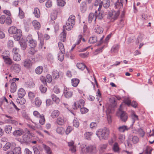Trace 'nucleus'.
Here are the masks:
<instances>
[{
	"instance_id": "obj_10",
	"label": "nucleus",
	"mask_w": 154,
	"mask_h": 154,
	"mask_svg": "<svg viewBox=\"0 0 154 154\" xmlns=\"http://www.w3.org/2000/svg\"><path fill=\"white\" fill-rule=\"evenodd\" d=\"M86 153L89 152L91 154H95L96 147L90 145L86 147Z\"/></svg>"
},
{
	"instance_id": "obj_5",
	"label": "nucleus",
	"mask_w": 154,
	"mask_h": 154,
	"mask_svg": "<svg viewBox=\"0 0 154 154\" xmlns=\"http://www.w3.org/2000/svg\"><path fill=\"white\" fill-rule=\"evenodd\" d=\"M119 14L120 11L119 10L117 11L112 10L108 13L107 18L110 20L111 22H113L118 18Z\"/></svg>"
},
{
	"instance_id": "obj_38",
	"label": "nucleus",
	"mask_w": 154,
	"mask_h": 154,
	"mask_svg": "<svg viewBox=\"0 0 154 154\" xmlns=\"http://www.w3.org/2000/svg\"><path fill=\"white\" fill-rule=\"evenodd\" d=\"M14 154H21V148L20 147L15 148L13 151Z\"/></svg>"
},
{
	"instance_id": "obj_42",
	"label": "nucleus",
	"mask_w": 154,
	"mask_h": 154,
	"mask_svg": "<svg viewBox=\"0 0 154 154\" xmlns=\"http://www.w3.org/2000/svg\"><path fill=\"white\" fill-rule=\"evenodd\" d=\"M45 85H41L39 87V89L42 93H45L47 91V88L45 86Z\"/></svg>"
},
{
	"instance_id": "obj_60",
	"label": "nucleus",
	"mask_w": 154,
	"mask_h": 154,
	"mask_svg": "<svg viewBox=\"0 0 154 154\" xmlns=\"http://www.w3.org/2000/svg\"><path fill=\"white\" fill-rule=\"evenodd\" d=\"M5 23L8 25H10L12 22V20L9 17H7L5 18Z\"/></svg>"
},
{
	"instance_id": "obj_9",
	"label": "nucleus",
	"mask_w": 154,
	"mask_h": 154,
	"mask_svg": "<svg viewBox=\"0 0 154 154\" xmlns=\"http://www.w3.org/2000/svg\"><path fill=\"white\" fill-rule=\"evenodd\" d=\"M64 96L67 98H69L72 97L73 92L70 90L66 87H65L63 92Z\"/></svg>"
},
{
	"instance_id": "obj_14",
	"label": "nucleus",
	"mask_w": 154,
	"mask_h": 154,
	"mask_svg": "<svg viewBox=\"0 0 154 154\" xmlns=\"http://www.w3.org/2000/svg\"><path fill=\"white\" fill-rule=\"evenodd\" d=\"M96 20V15L93 13H91L88 16V22L89 23H91L92 21L94 20L95 22Z\"/></svg>"
},
{
	"instance_id": "obj_52",
	"label": "nucleus",
	"mask_w": 154,
	"mask_h": 154,
	"mask_svg": "<svg viewBox=\"0 0 154 154\" xmlns=\"http://www.w3.org/2000/svg\"><path fill=\"white\" fill-rule=\"evenodd\" d=\"M56 131L59 134H61L64 133V130L62 127H59L57 128Z\"/></svg>"
},
{
	"instance_id": "obj_33",
	"label": "nucleus",
	"mask_w": 154,
	"mask_h": 154,
	"mask_svg": "<svg viewBox=\"0 0 154 154\" xmlns=\"http://www.w3.org/2000/svg\"><path fill=\"white\" fill-rule=\"evenodd\" d=\"M16 101L17 103L21 105H23L25 103L26 101L25 100L23 97H18L16 99Z\"/></svg>"
},
{
	"instance_id": "obj_64",
	"label": "nucleus",
	"mask_w": 154,
	"mask_h": 154,
	"mask_svg": "<svg viewBox=\"0 0 154 154\" xmlns=\"http://www.w3.org/2000/svg\"><path fill=\"white\" fill-rule=\"evenodd\" d=\"M53 91L56 94H58L60 92V90L59 88L57 86H55L54 87Z\"/></svg>"
},
{
	"instance_id": "obj_44",
	"label": "nucleus",
	"mask_w": 154,
	"mask_h": 154,
	"mask_svg": "<svg viewBox=\"0 0 154 154\" xmlns=\"http://www.w3.org/2000/svg\"><path fill=\"white\" fill-rule=\"evenodd\" d=\"M11 146V144L10 143H7L5 146L3 147V149L5 151H6L9 149Z\"/></svg>"
},
{
	"instance_id": "obj_55",
	"label": "nucleus",
	"mask_w": 154,
	"mask_h": 154,
	"mask_svg": "<svg viewBox=\"0 0 154 154\" xmlns=\"http://www.w3.org/2000/svg\"><path fill=\"white\" fill-rule=\"evenodd\" d=\"M66 3L63 0H57V4L58 6H63Z\"/></svg>"
},
{
	"instance_id": "obj_23",
	"label": "nucleus",
	"mask_w": 154,
	"mask_h": 154,
	"mask_svg": "<svg viewBox=\"0 0 154 154\" xmlns=\"http://www.w3.org/2000/svg\"><path fill=\"white\" fill-rule=\"evenodd\" d=\"M32 23L34 27L36 29L38 30L41 27V25L40 23L36 20H33Z\"/></svg>"
},
{
	"instance_id": "obj_45",
	"label": "nucleus",
	"mask_w": 154,
	"mask_h": 154,
	"mask_svg": "<svg viewBox=\"0 0 154 154\" xmlns=\"http://www.w3.org/2000/svg\"><path fill=\"white\" fill-rule=\"evenodd\" d=\"M43 70V68L42 66H39L35 69V72L36 74H40L42 73Z\"/></svg>"
},
{
	"instance_id": "obj_1",
	"label": "nucleus",
	"mask_w": 154,
	"mask_h": 154,
	"mask_svg": "<svg viewBox=\"0 0 154 154\" xmlns=\"http://www.w3.org/2000/svg\"><path fill=\"white\" fill-rule=\"evenodd\" d=\"M75 22V17L73 15H71L66 22V25L63 26L64 29L63 31L60 35V39L63 42L66 40V32L65 29L67 30H71L73 27V26Z\"/></svg>"
},
{
	"instance_id": "obj_37",
	"label": "nucleus",
	"mask_w": 154,
	"mask_h": 154,
	"mask_svg": "<svg viewBox=\"0 0 154 154\" xmlns=\"http://www.w3.org/2000/svg\"><path fill=\"white\" fill-rule=\"evenodd\" d=\"M119 149L118 143L117 142L115 143L112 147L113 150L115 152H118Z\"/></svg>"
},
{
	"instance_id": "obj_56",
	"label": "nucleus",
	"mask_w": 154,
	"mask_h": 154,
	"mask_svg": "<svg viewBox=\"0 0 154 154\" xmlns=\"http://www.w3.org/2000/svg\"><path fill=\"white\" fill-rule=\"evenodd\" d=\"M33 115L35 117L38 119L41 117V116L42 115L40 114V113L37 111H33Z\"/></svg>"
},
{
	"instance_id": "obj_58",
	"label": "nucleus",
	"mask_w": 154,
	"mask_h": 154,
	"mask_svg": "<svg viewBox=\"0 0 154 154\" xmlns=\"http://www.w3.org/2000/svg\"><path fill=\"white\" fill-rule=\"evenodd\" d=\"M132 141L134 143H137L139 142V139L136 136H134L132 138Z\"/></svg>"
},
{
	"instance_id": "obj_29",
	"label": "nucleus",
	"mask_w": 154,
	"mask_h": 154,
	"mask_svg": "<svg viewBox=\"0 0 154 154\" xmlns=\"http://www.w3.org/2000/svg\"><path fill=\"white\" fill-rule=\"evenodd\" d=\"M42 147L44 149L47 154H49L52 152L51 149L48 146L43 144H42Z\"/></svg>"
},
{
	"instance_id": "obj_57",
	"label": "nucleus",
	"mask_w": 154,
	"mask_h": 154,
	"mask_svg": "<svg viewBox=\"0 0 154 154\" xmlns=\"http://www.w3.org/2000/svg\"><path fill=\"white\" fill-rule=\"evenodd\" d=\"M46 82H47L48 83L51 82L52 80V77L50 74H48L46 75Z\"/></svg>"
},
{
	"instance_id": "obj_3",
	"label": "nucleus",
	"mask_w": 154,
	"mask_h": 154,
	"mask_svg": "<svg viewBox=\"0 0 154 154\" xmlns=\"http://www.w3.org/2000/svg\"><path fill=\"white\" fill-rule=\"evenodd\" d=\"M109 129L107 128H104L102 129H100L96 132V135L99 139L102 138L104 139H106L109 134Z\"/></svg>"
},
{
	"instance_id": "obj_21",
	"label": "nucleus",
	"mask_w": 154,
	"mask_h": 154,
	"mask_svg": "<svg viewBox=\"0 0 154 154\" xmlns=\"http://www.w3.org/2000/svg\"><path fill=\"white\" fill-rule=\"evenodd\" d=\"M25 94V91L23 88H20L18 90V95L19 97H23Z\"/></svg>"
},
{
	"instance_id": "obj_46",
	"label": "nucleus",
	"mask_w": 154,
	"mask_h": 154,
	"mask_svg": "<svg viewBox=\"0 0 154 154\" xmlns=\"http://www.w3.org/2000/svg\"><path fill=\"white\" fill-rule=\"evenodd\" d=\"M39 123L41 125H44L45 122V119L43 114H42L41 117L39 118Z\"/></svg>"
},
{
	"instance_id": "obj_41",
	"label": "nucleus",
	"mask_w": 154,
	"mask_h": 154,
	"mask_svg": "<svg viewBox=\"0 0 154 154\" xmlns=\"http://www.w3.org/2000/svg\"><path fill=\"white\" fill-rule=\"evenodd\" d=\"M119 49V46L118 45H113L111 49L112 52L116 53L118 51Z\"/></svg>"
},
{
	"instance_id": "obj_48",
	"label": "nucleus",
	"mask_w": 154,
	"mask_h": 154,
	"mask_svg": "<svg viewBox=\"0 0 154 154\" xmlns=\"http://www.w3.org/2000/svg\"><path fill=\"white\" fill-rule=\"evenodd\" d=\"M5 121L6 123L14 124L15 125L18 124V122L17 121L13 120L11 119H5Z\"/></svg>"
},
{
	"instance_id": "obj_54",
	"label": "nucleus",
	"mask_w": 154,
	"mask_h": 154,
	"mask_svg": "<svg viewBox=\"0 0 154 154\" xmlns=\"http://www.w3.org/2000/svg\"><path fill=\"white\" fill-rule=\"evenodd\" d=\"M103 29L102 27L98 26L95 32L98 34H101L103 33Z\"/></svg>"
},
{
	"instance_id": "obj_27",
	"label": "nucleus",
	"mask_w": 154,
	"mask_h": 154,
	"mask_svg": "<svg viewBox=\"0 0 154 154\" xmlns=\"http://www.w3.org/2000/svg\"><path fill=\"white\" fill-rule=\"evenodd\" d=\"M35 85L34 82L32 81L27 82L25 84V85L28 88H32L34 87Z\"/></svg>"
},
{
	"instance_id": "obj_62",
	"label": "nucleus",
	"mask_w": 154,
	"mask_h": 154,
	"mask_svg": "<svg viewBox=\"0 0 154 154\" xmlns=\"http://www.w3.org/2000/svg\"><path fill=\"white\" fill-rule=\"evenodd\" d=\"M80 108L81 112L82 114L85 113H87L88 111V109L86 108L83 107Z\"/></svg>"
},
{
	"instance_id": "obj_11",
	"label": "nucleus",
	"mask_w": 154,
	"mask_h": 154,
	"mask_svg": "<svg viewBox=\"0 0 154 154\" xmlns=\"http://www.w3.org/2000/svg\"><path fill=\"white\" fill-rule=\"evenodd\" d=\"M11 68L14 72L18 73L20 72L21 68L19 64H15L12 66Z\"/></svg>"
},
{
	"instance_id": "obj_61",
	"label": "nucleus",
	"mask_w": 154,
	"mask_h": 154,
	"mask_svg": "<svg viewBox=\"0 0 154 154\" xmlns=\"http://www.w3.org/2000/svg\"><path fill=\"white\" fill-rule=\"evenodd\" d=\"M6 17L5 16L3 15L0 17V23L4 24L5 21Z\"/></svg>"
},
{
	"instance_id": "obj_40",
	"label": "nucleus",
	"mask_w": 154,
	"mask_h": 154,
	"mask_svg": "<svg viewBox=\"0 0 154 154\" xmlns=\"http://www.w3.org/2000/svg\"><path fill=\"white\" fill-rule=\"evenodd\" d=\"M118 141L120 143L124 142L125 140V135L123 134H120L118 137Z\"/></svg>"
},
{
	"instance_id": "obj_47",
	"label": "nucleus",
	"mask_w": 154,
	"mask_h": 154,
	"mask_svg": "<svg viewBox=\"0 0 154 154\" xmlns=\"http://www.w3.org/2000/svg\"><path fill=\"white\" fill-rule=\"evenodd\" d=\"M59 48L61 52H65L63 45L61 42H59L58 43Z\"/></svg>"
},
{
	"instance_id": "obj_19",
	"label": "nucleus",
	"mask_w": 154,
	"mask_h": 154,
	"mask_svg": "<svg viewBox=\"0 0 154 154\" xmlns=\"http://www.w3.org/2000/svg\"><path fill=\"white\" fill-rule=\"evenodd\" d=\"M129 129L130 128L128 127L127 126L125 125L119 126L118 128L119 131L122 133H124L126 131H128Z\"/></svg>"
},
{
	"instance_id": "obj_32",
	"label": "nucleus",
	"mask_w": 154,
	"mask_h": 154,
	"mask_svg": "<svg viewBox=\"0 0 154 154\" xmlns=\"http://www.w3.org/2000/svg\"><path fill=\"white\" fill-rule=\"evenodd\" d=\"M13 59L14 60L18 61L21 60V57L18 53H15L13 54Z\"/></svg>"
},
{
	"instance_id": "obj_26",
	"label": "nucleus",
	"mask_w": 154,
	"mask_h": 154,
	"mask_svg": "<svg viewBox=\"0 0 154 154\" xmlns=\"http://www.w3.org/2000/svg\"><path fill=\"white\" fill-rule=\"evenodd\" d=\"M33 13L34 14L36 17L37 18L39 17L40 15V13L39 9L38 8H34Z\"/></svg>"
},
{
	"instance_id": "obj_13",
	"label": "nucleus",
	"mask_w": 154,
	"mask_h": 154,
	"mask_svg": "<svg viewBox=\"0 0 154 154\" xmlns=\"http://www.w3.org/2000/svg\"><path fill=\"white\" fill-rule=\"evenodd\" d=\"M23 130L21 128L15 130L13 133V135L16 137L22 135L23 133Z\"/></svg>"
},
{
	"instance_id": "obj_4",
	"label": "nucleus",
	"mask_w": 154,
	"mask_h": 154,
	"mask_svg": "<svg viewBox=\"0 0 154 154\" xmlns=\"http://www.w3.org/2000/svg\"><path fill=\"white\" fill-rule=\"evenodd\" d=\"M111 105L112 106V108H111L109 106L107 109L106 113L107 116V119L109 123L111 122V116L110 115H108V113L110 114L112 113L114 111V107L116 106L117 104L116 102V100L114 98H112L111 99Z\"/></svg>"
},
{
	"instance_id": "obj_8",
	"label": "nucleus",
	"mask_w": 154,
	"mask_h": 154,
	"mask_svg": "<svg viewBox=\"0 0 154 154\" xmlns=\"http://www.w3.org/2000/svg\"><path fill=\"white\" fill-rule=\"evenodd\" d=\"M26 40L29 44V46L31 48H34L37 45V43L36 41L33 40L32 38L31 35H28L26 38Z\"/></svg>"
},
{
	"instance_id": "obj_63",
	"label": "nucleus",
	"mask_w": 154,
	"mask_h": 154,
	"mask_svg": "<svg viewBox=\"0 0 154 154\" xmlns=\"http://www.w3.org/2000/svg\"><path fill=\"white\" fill-rule=\"evenodd\" d=\"M131 117L133 123L135 122V121L137 120L138 119L137 116L134 114H133L131 115Z\"/></svg>"
},
{
	"instance_id": "obj_6",
	"label": "nucleus",
	"mask_w": 154,
	"mask_h": 154,
	"mask_svg": "<svg viewBox=\"0 0 154 154\" xmlns=\"http://www.w3.org/2000/svg\"><path fill=\"white\" fill-rule=\"evenodd\" d=\"M122 105L120 106L119 111L117 112L118 115H119L121 120L123 122H125L128 118V115L125 112L122 110L121 108Z\"/></svg>"
},
{
	"instance_id": "obj_12",
	"label": "nucleus",
	"mask_w": 154,
	"mask_h": 154,
	"mask_svg": "<svg viewBox=\"0 0 154 154\" xmlns=\"http://www.w3.org/2000/svg\"><path fill=\"white\" fill-rule=\"evenodd\" d=\"M23 66L26 68L29 69L32 66V61L29 59H26L23 61Z\"/></svg>"
},
{
	"instance_id": "obj_20",
	"label": "nucleus",
	"mask_w": 154,
	"mask_h": 154,
	"mask_svg": "<svg viewBox=\"0 0 154 154\" xmlns=\"http://www.w3.org/2000/svg\"><path fill=\"white\" fill-rule=\"evenodd\" d=\"M17 89V87L15 83L14 82H12L11 85L10 91L11 93H13L15 92Z\"/></svg>"
},
{
	"instance_id": "obj_30",
	"label": "nucleus",
	"mask_w": 154,
	"mask_h": 154,
	"mask_svg": "<svg viewBox=\"0 0 154 154\" xmlns=\"http://www.w3.org/2000/svg\"><path fill=\"white\" fill-rule=\"evenodd\" d=\"M102 3L103 6L105 8H108L110 5V1L109 0H103Z\"/></svg>"
},
{
	"instance_id": "obj_59",
	"label": "nucleus",
	"mask_w": 154,
	"mask_h": 154,
	"mask_svg": "<svg viewBox=\"0 0 154 154\" xmlns=\"http://www.w3.org/2000/svg\"><path fill=\"white\" fill-rule=\"evenodd\" d=\"M20 45L21 46L22 49L23 50L26 49V44L25 42H22V41L20 42Z\"/></svg>"
},
{
	"instance_id": "obj_24",
	"label": "nucleus",
	"mask_w": 154,
	"mask_h": 154,
	"mask_svg": "<svg viewBox=\"0 0 154 154\" xmlns=\"http://www.w3.org/2000/svg\"><path fill=\"white\" fill-rule=\"evenodd\" d=\"M59 114V111L57 110H55L52 112L51 116L52 118L54 119L58 116Z\"/></svg>"
},
{
	"instance_id": "obj_36",
	"label": "nucleus",
	"mask_w": 154,
	"mask_h": 154,
	"mask_svg": "<svg viewBox=\"0 0 154 154\" xmlns=\"http://www.w3.org/2000/svg\"><path fill=\"white\" fill-rule=\"evenodd\" d=\"M78 108H81L83 107L84 105L85 101L82 99H80L78 101L76 102Z\"/></svg>"
},
{
	"instance_id": "obj_43",
	"label": "nucleus",
	"mask_w": 154,
	"mask_h": 154,
	"mask_svg": "<svg viewBox=\"0 0 154 154\" xmlns=\"http://www.w3.org/2000/svg\"><path fill=\"white\" fill-rule=\"evenodd\" d=\"M65 52H60L58 54V59L60 61H62L64 59V54Z\"/></svg>"
},
{
	"instance_id": "obj_34",
	"label": "nucleus",
	"mask_w": 154,
	"mask_h": 154,
	"mask_svg": "<svg viewBox=\"0 0 154 154\" xmlns=\"http://www.w3.org/2000/svg\"><path fill=\"white\" fill-rule=\"evenodd\" d=\"M97 39L98 38L96 36H94L90 38L88 42L90 44H93L97 41Z\"/></svg>"
},
{
	"instance_id": "obj_22",
	"label": "nucleus",
	"mask_w": 154,
	"mask_h": 154,
	"mask_svg": "<svg viewBox=\"0 0 154 154\" xmlns=\"http://www.w3.org/2000/svg\"><path fill=\"white\" fill-rule=\"evenodd\" d=\"M12 129V126L9 125H8L5 126L4 128V131L5 132L8 134H9L11 133Z\"/></svg>"
},
{
	"instance_id": "obj_18",
	"label": "nucleus",
	"mask_w": 154,
	"mask_h": 154,
	"mask_svg": "<svg viewBox=\"0 0 154 154\" xmlns=\"http://www.w3.org/2000/svg\"><path fill=\"white\" fill-rule=\"evenodd\" d=\"M76 66L78 69L81 70H83L85 68L88 71V72H89L88 68L83 63H78L76 64Z\"/></svg>"
},
{
	"instance_id": "obj_25",
	"label": "nucleus",
	"mask_w": 154,
	"mask_h": 154,
	"mask_svg": "<svg viewBox=\"0 0 154 154\" xmlns=\"http://www.w3.org/2000/svg\"><path fill=\"white\" fill-rule=\"evenodd\" d=\"M64 120L63 117H58L57 120V124L59 125H62L64 123Z\"/></svg>"
},
{
	"instance_id": "obj_51",
	"label": "nucleus",
	"mask_w": 154,
	"mask_h": 154,
	"mask_svg": "<svg viewBox=\"0 0 154 154\" xmlns=\"http://www.w3.org/2000/svg\"><path fill=\"white\" fill-rule=\"evenodd\" d=\"M92 134L93 133L91 132H87L84 134L85 138L86 139H89Z\"/></svg>"
},
{
	"instance_id": "obj_31",
	"label": "nucleus",
	"mask_w": 154,
	"mask_h": 154,
	"mask_svg": "<svg viewBox=\"0 0 154 154\" xmlns=\"http://www.w3.org/2000/svg\"><path fill=\"white\" fill-rule=\"evenodd\" d=\"M115 6L116 8L119 9L123 7L122 3L121 2H119V0H117L115 4Z\"/></svg>"
},
{
	"instance_id": "obj_15",
	"label": "nucleus",
	"mask_w": 154,
	"mask_h": 154,
	"mask_svg": "<svg viewBox=\"0 0 154 154\" xmlns=\"http://www.w3.org/2000/svg\"><path fill=\"white\" fill-rule=\"evenodd\" d=\"M74 142L72 140L68 143V145L70 147L69 150H71L73 152H74L76 151L75 146L74 145Z\"/></svg>"
},
{
	"instance_id": "obj_50",
	"label": "nucleus",
	"mask_w": 154,
	"mask_h": 154,
	"mask_svg": "<svg viewBox=\"0 0 154 154\" xmlns=\"http://www.w3.org/2000/svg\"><path fill=\"white\" fill-rule=\"evenodd\" d=\"M51 98L56 103H58L60 101V99L55 95L52 94L51 95Z\"/></svg>"
},
{
	"instance_id": "obj_39",
	"label": "nucleus",
	"mask_w": 154,
	"mask_h": 154,
	"mask_svg": "<svg viewBox=\"0 0 154 154\" xmlns=\"http://www.w3.org/2000/svg\"><path fill=\"white\" fill-rule=\"evenodd\" d=\"M52 75L53 78L57 79L59 77V72L56 70H54L52 72Z\"/></svg>"
},
{
	"instance_id": "obj_2",
	"label": "nucleus",
	"mask_w": 154,
	"mask_h": 154,
	"mask_svg": "<svg viewBox=\"0 0 154 154\" xmlns=\"http://www.w3.org/2000/svg\"><path fill=\"white\" fill-rule=\"evenodd\" d=\"M9 33L10 34H14V38L16 41H19L22 36V31L20 29H17L14 26L10 27L8 30Z\"/></svg>"
},
{
	"instance_id": "obj_53",
	"label": "nucleus",
	"mask_w": 154,
	"mask_h": 154,
	"mask_svg": "<svg viewBox=\"0 0 154 154\" xmlns=\"http://www.w3.org/2000/svg\"><path fill=\"white\" fill-rule=\"evenodd\" d=\"M79 125V120L76 119H74L73 121V125L76 128H78Z\"/></svg>"
},
{
	"instance_id": "obj_28",
	"label": "nucleus",
	"mask_w": 154,
	"mask_h": 154,
	"mask_svg": "<svg viewBox=\"0 0 154 154\" xmlns=\"http://www.w3.org/2000/svg\"><path fill=\"white\" fill-rule=\"evenodd\" d=\"M79 82V80L77 79H72L71 80V83L72 86L76 87Z\"/></svg>"
},
{
	"instance_id": "obj_7",
	"label": "nucleus",
	"mask_w": 154,
	"mask_h": 154,
	"mask_svg": "<svg viewBox=\"0 0 154 154\" xmlns=\"http://www.w3.org/2000/svg\"><path fill=\"white\" fill-rule=\"evenodd\" d=\"M9 54V51H5L3 52L2 57L5 64L8 65H11L13 63V61L12 60L8 57Z\"/></svg>"
},
{
	"instance_id": "obj_17",
	"label": "nucleus",
	"mask_w": 154,
	"mask_h": 154,
	"mask_svg": "<svg viewBox=\"0 0 154 154\" xmlns=\"http://www.w3.org/2000/svg\"><path fill=\"white\" fill-rule=\"evenodd\" d=\"M96 15V18L99 20H102L103 17V12L101 11H96L95 12Z\"/></svg>"
},
{
	"instance_id": "obj_49",
	"label": "nucleus",
	"mask_w": 154,
	"mask_h": 154,
	"mask_svg": "<svg viewBox=\"0 0 154 154\" xmlns=\"http://www.w3.org/2000/svg\"><path fill=\"white\" fill-rule=\"evenodd\" d=\"M19 16L20 18H23L24 17V14L22 9L20 7L19 8Z\"/></svg>"
},
{
	"instance_id": "obj_35",
	"label": "nucleus",
	"mask_w": 154,
	"mask_h": 154,
	"mask_svg": "<svg viewBox=\"0 0 154 154\" xmlns=\"http://www.w3.org/2000/svg\"><path fill=\"white\" fill-rule=\"evenodd\" d=\"M35 106L37 107H39L42 104V102L39 98L37 97L35 99Z\"/></svg>"
},
{
	"instance_id": "obj_16",
	"label": "nucleus",
	"mask_w": 154,
	"mask_h": 154,
	"mask_svg": "<svg viewBox=\"0 0 154 154\" xmlns=\"http://www.w3.org/2000/svg\"><path fill=\"white\" fill-rule=\"evenodd\" d=\"M23 141L22 142L26 144L29 143L31 141L30 137L27 135L25 134L23 136Z\"/></svg>"
}]
</instances>
